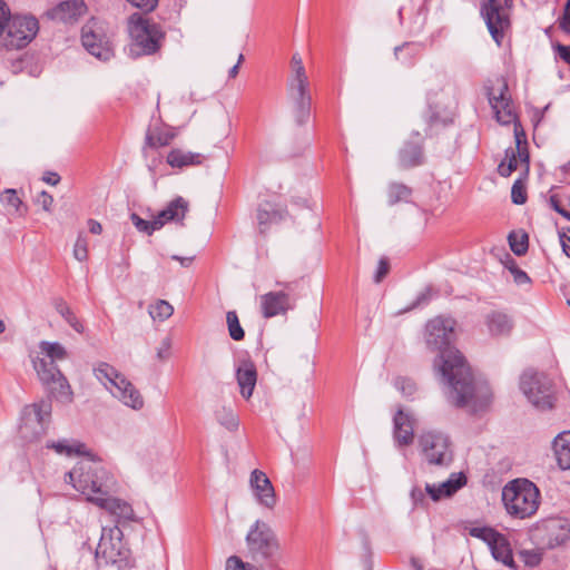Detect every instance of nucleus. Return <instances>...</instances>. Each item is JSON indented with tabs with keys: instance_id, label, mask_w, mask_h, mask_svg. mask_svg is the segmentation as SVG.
<instances>
[{
	"instance_id": "c03bdc74",
	"label": "nucleus",
	"mask_w": 570,
	"mask_h": 570,
	"mask_svg": "<svg viewBox=\"0 0 570 570\" xmlns=\"http://www.w3.org/2000/svg\"><path fill=\"white\" fill-rule=\"evenodd\" d=\"M511 199L517 205H522L527 202L525 187L521 180H515L511 188Z\"/></svg>"
},
{
	"instance_id": "4d7b16f0",
	"label": "nucleus",
	"mask_w": 570,
	"mask_h": 570,
	"mask_svg": "<svg viewBox=\"0 0 570 570\" xmlns=\"http://www.w3.org/2000/svg\"><path fill=\"white\" fill-rule=\"evenodd\" d=\"M560 28L564 32L570 33V0L566 3L563 16L560 19Z\"/></svg>"
},
{
	"instance_id": "c756f323",
	"label": "nucleus",
	"mask_w": 570,
	"mask_h": 570,
	"mask_svg": "<svg viewBox=\"0 0 570 570\" xmlns=\"http://www.w3.org/2000/svg\"><path fill=\"white\" fill-rule=\"evenodd\" d=\"M553 450L559 466L570 470V431L558 434L553 442Z\"/></svg>"
},
{
	"instance_id": "473e14b6",
	"label": "nucleus",
	"mask_w": 570,
	"mask_h": 570,
	"mask_svg": "<svg viewBox=\"0 0 570 570\" xmlns=\"http://www.w3.org/2000/svg\"><path fill=\"white\" fill-rule=\"evenodd\" d=\"M282 219V214L274 209L269 203L259 205L257 209V222L261 227V232L264 233L268 224Z\"/></svg>"
},
{
	"instance_id": "412c9836",
	"label": "nucleus",
	"mask_w": 570,
	"mask_h": 570,
	"mask_svg": "<svg viewBox=\"0 0 570 570\" xmlns=\"http://www.w3.org/2000/svg\"><path fill=\"white\" fill-rule=\"evenodd\" d=\"M393 436L397 446L411 445L414 441L415 419L399 410L393 417Z\"/></svg>"
},
{
	"instance_id": "6e6d98bb",
	"label": "nucleus",
	"mask_w": 570,
	"mask_h": 570,
	"mask_svg": "<svg viewBox=\"0 0 570 570\" xmlns=\"http://www.w3.org/2000/svg\"><path fill=\"white\" fill-rule=\"evenodd\" d=\"M10 17L11 13L7 3L0 0V33L2 32L3 28H6V24Z\"/></svg>"
},
{
	"instance_id": "4468645a",
	"label": "nucleus",
	"mask_w": 570,
	"mask_h": 570,
	"mask_svg": "<svg viewBox=\"0 0 570 570\" xmlns=\"http://www.w3.org/2000/svg\"><path fill=\"white\" fill-rule=\"evenodd\" d=\"M81 41L86 50L100 60L107 61L114 55L105 28L96 19H91L82 27Z\"/></svg>"
},
{
	"instance_id": "58836bf2",
	"label": "nucleus",
	"mask_w": 570,
	"mask_h": 570,
	"mask_svg": "<svg viewBox=\"0 0 570 570\" xmlns=\"http://www.w3.org/2000/svg\"><path fill=\"white\" fill-rule=\"evenodd\" d=\"M130 220L134 224V226L137 228V230L145 233L147 235H151L155 230H158L161 228V223H160V220H157L156 217L153 220H146V219H142L136 213H132L130 215Z\"/></svg>"
},
{
	"instance_id": "5701e85b",
	"label": "nucleus",
	"mask_w": 570,
	"mask_h": 570,
	"mask_svg": "<svg viewBox=\"0 0 570 570\" xmlns=\"http://www.w3.org/2000/svg\"><path fill=\"white\" fill-rule=\"evenodd\" d=\"M484 324L488 333L492 337H507L514 327L512 316L503 311H490L487 313Z\"/></svg>"
},
{
	"instance_id": "c9c22d12",
	"label": "nucleus",
	"mask_w": 570,
	"mask_h": 570,
	"mask_svg": "<svg viewBox=\"0 0 570 570\" xmlns=\"http://www.w3.org/2000/svg\"><path fill=\"white\" fill-rule=\"evenodd\" d=\"M148 313L154 321L164 322L173 315L174 307L167 301L158 299L155 304L149 305Z\"/></svg>"
},
{
	"instance_id": "dca6fc26",
	"label": "nucleus",
	"mask_w": 570,
	"mask_h": 570,
	"mask_svg": "<svg viewBox=\"0 0 570 570\" xmlns=\"http://www.w3.org/2000/svg\"><path fill=\"white\" fill-rule=\"evenodd\" d=\"M285 291L268 292L261 296L262 314L266 318L287 313L295 306V298L291 295L292 284H284Z\"/></svg>"
},
{
	"instance_id": "0e129e2a",
	"label": "nucleus",
	"mask_w": 570,
	"mask_h": 570,
	"mask_svg": "<svg viewBox=\"0 0 570 570\" xmlns=\"http://www.w3.org/2000/svg\"><path fill=\"white\" fill-rule=\"evenodd\" d=\"M550 206L562 216V213L566 212V209L560 205L559 198L557 195H551L549 198Z\"/></svg>"
},
{
	"instance_id": "f704fd0d",
	"label": "nucleus",
	"mask_w": 570,
	"mask_h": 570,
	"mask_svg": "<svg viewBox=\"0 0 570 570\" xmlns=\"http://www.w3.org/2000/svg\"><path fill=\"white\" fill-rule=\"evenodd\" d=\"M412 190L404 184L392 183L389 185V205L393 206L400 202H409Z\"/></svg>"
},
{
	"instance_id": "4be33fe9",
	"label": "nucleus",
	"mask_w": 570,
	"mask_h": 570,
	"mask_svg": "<svg viewBox=\"0 0 570 570\" xmlns=\"http://www.w3.org/2000/svg\"><path fill=\"white\" fill-rule=\"evenodd\" d=\"M466 483V478L463 473H452L450 478L439 484H425V491L433 501H440L444 498H450L456 493Z\"/></svg>"
},
{
	"instance_id": "aec40b11",
	"label": "nucleus",
	"mask_w": 570,
	"mask_h": 570,
	"mask_svg": "<svg viewBox=\"0 0 570 570\" xmlns=\"http://www.w3.org/2000/svg\"><path fill=\"white\" fill-rule=\"evenodd\" d=\"M399 163L404 169L417 167L424 163L423 142L417 131L413 134V139L405 141L400 149Z\"/></svg>"
},
{
	"instance_id": "603ef678",
	"label": "nucleus",
	"mask_w": 570,
	"mask_h": 570,
	"mask_svg": "<svg viewBox=\"0 0 570 570\" xmlns=\"http://www.w3.org/2000/svg\"><path fill=\"white\" fill-rule=\"evenodd\" d=\"M35 203L40 206L43 210L46 212H51V207H52V204H53V197L42 190L41 193H39L35 199Z\"/></svg>"
},
{
	"instance_id": "b1692460",
	"label": "nucleus",
	"mask_w": 570,
	"mask_h": 570,
	"mask_svg": "<svg viewBox=\"0 0 570 570\" xmlns=\"http://www.w3.org/2000/svg\"><path fill=\"white\" fill-rule=\"evenodd\" d=\"M236 380L240 395L248 400L253 395L257 382L255 364L249 360H243L236 367Z\"/></svg>"
},
{
	"instance_id": "e433bc0d",
	"label": "nucleus",
	"mask_w": 570,
	"mask_h": 570,
	"mask_svg": "<svg viewBox=\"0 0 570 570\" xmlns=\"http://www.w3.org/2000/svg\"><path fill=\"white\" fill-rule=\"evenodd\" d=\"M118 372L112 365L106 362H99L94 366L95 377L104 384L106 389H109L108 382L111 379L118 377Z\"/></svg>"
},
{
	"instance_id": "8fccbe9b",
	"label": "nucleus",
	"mask_w": 570,
	"mask_h": 570,
	"mask_svg": "<svg viewBox=\"0 0 570 570\" xmlns=\"http://www.w3.org/2000/svg\"><path fill=\"white\" fill-rule=\"evenodd\" d=\"M425 21H426V9H425L424 4H422L417 9V14L413 21L412 27H411V32L420 33L424 28Z\"/></svg>"
},
{
	"instance_id": "7c9ffc66",
	"label": "nucleus",
	"mask_w": 570,
	"mask_h": 570,
	"mask_svg": "<svg viewBox=\"0 0 570 570\" xmlns=\"http://www.w3.org/2000/svg\"><path fill=\"white\" fill-rule=\"evenodd\" d=\"M41 357H46L49 361L56 363L68 357V352L65 346L58 342L41 341L39 343Z\"/></svg>"
},
{
	"instance_id": "f3484780",
	"label": "nucleus",
	"mask_w": 570,
	"mask_h": 570,
	"mask_svg": "<svg viewBox=\"0 0 570 570\" xmlns=\"http://www.w3.org/2000/svg\"><path fill=\"white\" fill-rule=\"evenodd\" d=\"M109 389H107L115 397H117L122 404L134 410H140L144 406V399L140 392L134 386V384L127 380V377L118 372L117 379H111L108 382Z\"/></svg>"
},
{
	"instance_id": "c85d7f7f",
	"label": "nucleus",
	"mask_w": 570,
	"mask_h": 570,
	"mask_svg": "<svg viewBox=\"0 0 570 570\" xmlns=\"http://www.w3.org/2000/svg\"><path fill=\"white\" fill-rule=\"evenodd\" d=\"M489 548L491 550L492 557L497 561L502 562L504 566H508L509 568H515L510 543L502 533H499L498 538H495V540Z\"/></svg>"
},
{
	"instance_id": "f8f14e48",
	"label": "nucleus",
	"mask_w": 570,
	"mask_h": 570,
	"mask_svg": "<svg viewBox=\"0 0 570 570\" xmlns=\"http://www.w3.org/2000/svg\"><path fill=\"white\" fill-rule=\"evenodd\" d=\"M293 76L288 82V96L294 105L296 122L302 125L307 121L311 114V95L308 91V78L304 66L292 69Z\"/></svg>"
},
{
	"instance_id": "ea45409f",
	"label": "nucleus",
	"mask_w": 570,
	"mask_h": 570,
	"mask_svg": "<svg viewBox=\"0 0 570 570\" xmlns=\"http://www.w3.org/2000/svg\"><path fill=\"white\" fill-rule=\"evenodd\" d=\"M226 323L228 327L229 336L234 341H242L245 336V332L240 326L237 313L235 311H229L226 314Z\"/></svg>"
},
{
	"instance_id": "13d9d810",
	"label": "nucleus",
	"mask_w": 570,
	"mask_h": 570,
	"mask_svg": "<svg viewBox=\"0 0 570 570\" xmlns=\"http://www.w3.org/2000/svg\"><path fill=\"white\" fill-rule=\"evenodd\" d=\"M521 554L524 557V561L529 566H538L541 561L540 554L537 552L523 551Z\"/></svg>"
},
{
	"instance_id": "bf43d9fd",
	"label": "nucleus",
	"mask_w": 570,
	"mask_h": 570,
	"mask_svg": "<svg viewBox=\"0 0 570 570\" xmlns=\"http://www.w3.org/2000/svg\"><path fill=\"white\" fill-rule=\"evenodd\" d=\"M559 236L563 253L570 257V229L568 234H560Z\"/></svg>"
},
{
	"instance_id": "1a4fd4ad",
	"label": "nucleus",
	"mask_w": 570,
	"mask_h": 570,
	"mask_svg": "<svg viewBox=\"0 0 570 570\" xmlns=\"http://www.w3.org/2000/svg\"><path fill=\"white\" fill-rule=\"evenodd\" d=\"M520 389L528 401L540 410L553 406L552 381L544 374L532 370L525 371L520 379Z\"/></svg>"
},
{
	"instance_id": "79ce46f5",
	"label": "nucleus",
	"mask_w": 570,
	"mask_h": 570,
	"mask_svg": "<svg viewBox=\"0 0 570 570\" xmlns=\"http://www.w3.org/2000/svg\"><path fill=\"white\" fill-rule=\"evenodd\" d=\"M393 384L405 397H410L416 392V384L409 377L399 376L394 380Z\"/></svg>"
},
{
	"instance_id": "9b49d317",
	"label": "nucleus",
	"mask_w": 570,
	"mask_h": 570,
	"mask_svg": "<svg viewBox=\"0 0 570 570\" xmlns=\"http://www.w3.org/2000/svg\"><path fill=\"white\" fill-rule=\"evenodd\" d=\"M246 543L254 560H267L279 549L274 531L267 523L259 520L250 527Z\"/></svg>"
},
{
	"instance_id": "680f3d73",
	"label": "nucleus",
	"mask_w": 570,
	"mask_h": 570,
	"mask_svg": "<svg viewBox=\"0 0 570 570\" xmlns=\"http://www.w3.org/2000/svg\"><path fill=\"white\" fill-rule=\"evenodd\" d=\"M558 55L559 57L564 60L567 63L570 65V46H562L559 45L558 48Z\"/></svg>"
},
{
	"instance_id": "bb28decb",
	"label": "nucleus",
	"mask_w": 570,
	"mask_h": 570,
	"mask_svg": "<svg viewBox=\"0 0 570 570\" xmlns=\"http://www.w3.org/2000/svg\"><path fill=\"white\" fill-rule=\"evenodd\" d=\"M549 535V544L557 547L570 540V522L567 519L557 518L546 524Z\"/></svg>"
},
{
	"instance_id": "6e6552de",
	"label": "nucleus",
	"mask_w": 570,
	"mask_h": 570,
	"mask_svg": "<svg viewBox=\"0 0 570 570\" xmlns=\"http://www.w3.org/2000/svg\"><path fill=\"white\" fill-rule=\"evenodd\" d=\"M423 459L431 465L449 466L453 461L451 440L448 434L429 430L419 435Z\"/></svg>"
},
{
	"instance_id": "3c124183",
	"label": "nucleus",
	"mask_w": 570,
	"mask_h": 570,
	"mask_svg": "<svg viewBox=\"0 0 570 570\" xmlns=\"http://www.w3.org/2000/svg\"><path fill=\"white\" fill-rule=\"evenodd\" d=\"M171 355V338L165 337L157 348V358L161 362L167 361Z\"/></svg>"
},
{
	"instance_id": "a211bd4d",
	"label": "nucleus",
	"mask_w": 570,
	"mask_h": 570,
	"mask_svg": "<svg viewBox=\"0 0 570 570\" xmlns=\"http://www.w3.org/2000/svg\"><path fill=\"white\" fill-rule=\"evenodd\" d=\"M517 150L509 148L505 150V158L499 164L498 171L503 177H509L517 168L519 161L525 164V168L528 169L529 165V153L527 147H522V144H525V135L521 130L519 131L515 127L514 129Z\"/></svg>"
},
{
	"instance_id": "9d476101",
	"label": "nucleus",
	"mask_w": 570,
	"mask_h": 570,
	"mask_svg": "<svg viewBox=\"0 0 570 570\" xmlns=\"http://www.w3.org/2000/svg\"><path fill=\"white\" fill-rule=\"evenodd\" d=\"M51 411L52 405L49 399L24 406L19 425L20 438L26 442L39 440L46 433V423Z\"/></svg>"
},
{
	"instance_id": "6ab92c4d",
	"label": "nucleus",
	"mask_w": 570,
	"mask_h": 570,
	"mask_svg": "<svg viewBox=\"0 0 570 570\" xmlns=\"http://www.w3.org/2000/svg\"><path fill=\"white\" fill-rule=\"evenodd\" d=\"M249 483L257 501L265 508L273 509L276 504V495L267 475L259 470H254Z\"/></svg>"
},
{
	"instance_id": "37998d69",
	"label": "nucleus",
	"mask_w": 570,
	"mask_h": 570,
	"mask_svg": "<svg viewBox=\"0 0 570 570\" xmlns=\"http://www.w3.org/2000/svg\"><path fill=\"white\" fill-rule=\"evenodd\" d=\"M73 257L79 262L88 259V238L83 233H80L73 246Z\"/></svg>"
},
{
	"instance_id": "69168bd1",
	"label": "nucleus",
	"mask_w": 570,
	"mask_h": 570,
	"mask_svg": "<svg viewBox=\"0 0 570 570\" xmlns=\"http://www.w3.org/2000/svg\"><path fill=\"white\" fill-rule=\"evenodd\" d=\"M430 297H431V288H425V291H424V292H422V293L417 296V298H416L415 303L413 304V307H415V306H420V305H422V304L426 303V302L430 299Z\"/></svg>"
},
{
	"instance_id": "a19ab883",
	"label": "nucleus",
	"mask_w": 570,
	"mask_h": 570,
	"mask_svg": "<svg viewBox=\"0 0 570 570\" xmlns=\"http://www.w3.org/2000/svg\"><path fill=\"white\" fill-rule=\"evenodd\" d=\"M469 534L473 538L481 539L490 547L495 538H498L499 532L488 527H474L469 530Z\"/></svg>"
},
{
	"instance_id": "774afa93",
	"label": "nucleus",
	"mask_w": 570,
	"mask_h": 570,
	"mask_svg": "<svg viewBox=\"0 0 570 570\" xmlns=\"http://www.w3.org/2000/svg\"><path fill=\"white\" fill-rule=\"evenodd\" d=\"M171 258L174 261H177L180 263V265L183 267H188L191 265L193 261H194V257L189 256V257H183V256H178V255H173Z\"/></svg>"
},
{
	"instance_id": "5fc2aeb1",
	"label": "nucleus",
	"mask_w": 570,
	"mask_h": 570,
	"mask_svg": "<svg viewBox=\"0 0 570 570\" xmlns=\"http://www.w3.org/2000/svg\"><path fill=\"white\" fill-rule=\"evenodd\" d=\"M389 273V262L385 257L381 258L376 273L374 275V282L380 283Z\"/></svg>"
},
{
	"instance_id": "393cba45",
	"label": "nucleus",
	"mask_w": 570,
	"mask_h": 570,
	"mask_svg": "<svg viewBox=\"0 0 570 570\" xmlns=\"http://www.w3.org/2000/svg\"><path fill=\"white\" fill-rule=\"evenodd\" d=\"M86 11V4L83 0H66L56 6L51 11L50 16L52 19L62 22L77 21Z\"/></svg>"
},
{
	"instance_id": "cd10ccee",
	"label": "nucleus",
	"mask_w": 570,
	"mask_h": 570,
	"mask_svg": "<svg viewBox=\"0 0 570 570\" xmlns=\"http://www.w3.org/2000/svg\"><path fill=\"white\" fill-rule=\"evenodd\" d=\"M205 156L199 153L173 149L167 156V163L171 167L183 168L203 164Z\"/></svg>"
},
{
	"instance_id": "f257e3e1",
	"label": "nucleus",
	"mask_w": 570,
	"mask_h": 570,
	"mask_svg": "<svg viewBox=\"0 0 570 570\" xmlns=\"http://www.w3.org/2000/svg\"><path fill=\"white\" fill-rule=\"evenodd\" d=\"M455 321L438 316L426 323L425 344L438 352L434 366L448 385V397L458 407L476 413L491 402L492 392L487 382L475 381L470 366L459 350L453 346Z\"/></svg>"
},
{
	"instance_id": "423d86ee",
	"label": "nucleus",
	"mask_w": 570,
	"mask_h": 570,
	"mask_svg": "<svg viewBox=\"0 0 570 570\" xmlns=\"http://www.w3.org/2000/svg\"><path fill=\"white\" fill-rule=\"evenodd\" d=\"M31 362L39 381L50 391V394L61 403H70L71 387L57 364L40 355H31Z\"/></svg>"
},
{
	"instance_id": "2f4dec72",
	"label": "nucleus",
	"mask_w": 570,
	"mask_h": 570,
	"mask_svg": "<svg viewBox=\"0 0 570 570\" xmlns=\"http://www.w3.org/2000/svg\"><path fill=\"white\" fill-rule=\"evenodd\" d=\"M56 311L61 315V317L79 334L83 333L85 327L82 323L78 320L73 311L69 307V305L63 299H57L55 302Z\"/></svg>"
},
{
	"instance_id": "39448f33",
	"label": "nucleus",
	"mask_w": 570,
	"mask_h": 570,
	"mask_svg": "<svg viewBox=\"0 0 570 570\" xmlns=\"http://www.w3.org/2000/svg\"><path fill=\"white\" fill-rule=\"evenodd\" d=\"M39 31V21L31 14H11L0 33V47L20 50L27 47Z\"/></svg>"
},
{
	"instance_id": "a878e982",
	"label": "nucleus",
	"mask_w": 570,
	"mask_h": 570,
	"mask_svg": "<svg viewBox=\"0 0 570 570\" xmlns=\"http://www.w3.org/2000/svg\"><path fill=\"white\" fill-rule=\"evenodd\" d=\"M187 210L188 202L179 196L173 199L163 210H160L156 218L157 220H160L163 227L168 222H181Z\"/></svg>"
},
{
	"instance_id": "7ed1b4c3",
	"label": "nucleus",
	"mask_w": 570,
	"mask_h": 570,
	"mask_svg": "<svg viewBox=\"0 0 570 570\" xmlns=\"http://www.w3.org/2000/svg\"><path fill=\"white\" fill-rule=\"evenodd\" d=\"M540 493L534 483L527 479L509 482L502 490V501L509 514L524 519L539 508Z\"/></svg>"
},
{
	"instance_id": "ddd939ff",
	"label": "nucleus",
	"mask_w": 570,
	"mask_h": 570,
	"mask_svg": "<svg viewBox=\"0 0 570 570\" xmlns=\"http://www.w3.org/2000/svg\"><path fill=\"white\" fill-rule=\"evenodd\" d=\"M512 0H488L482 6V14L494 41L500 45L504 31L510 27Z\"/></svg>"
},
{
	"instance_id": "de8ad7c7",
	"label": "nucleus",
	"mask_w": 570,
	"mask_h": 570,
	"mask_svg": "<svg viewBox=\"0 0 570 570\" xmlns=\"http://www.w3.org/2000/svg\"><path fill=\"white\" fill-rule=\"evenodd\" d=\"M507 267L511 272V274L513 276V281L518 285H523V284H527L530 282V278L527 275V273L523 272L522 269H520L513 259L510 261V264L507 265Z\"/></svg>"
},
{
	"instance_id": "72a5a7b5",
	"label": "nucleus",
	"mask_w": 570,
	"mask_h": 570,
	"mask_svg": "<svg viewBox=\"0 0 570 570\" xmlns=\"http://www.w3.org/2000/svg\"><path fill=\"white\" fill-rule=\"evenodd\" d=\"M217 422L226 430L234 432L239 426V420L230 407L222 406L215 412Z\"/></svg>"
},
{
	"instance_id": "2eb2a0df",
	"label": "nucleus",
	"mask_w": 570,
	"mask_h": 570,
	"mask_svg": "<svg viewBox=\"0 0 570 570\" xmlns=\"http://www.w3.org/2000/svg\"><path fill=\"white\" fill-rule=\"evenodd\" d=\"M489 104L494 112L495 119L501 125H510L515 121L508 83L504 79H498L495 83L485 87Z\"/></svg>"
},
{
	"instance_id": "338daca9",
	"label": "nucleus",
	"mask_w": 570,
	"mask_h": 570,
	"mask_svg": "<svg viewBox=\"0 0 570 570\" xmlns=\"http://www.w3.org/2000/svg\"><path fill=\"white\" fill-rule=\"evenodd\" d=\"M88 227H89L90 233H92L95 235H99L102 232L101 224L95 219L88 220Z\"/></svg>"
},
{
	"instance_id": "052dcab7",
	"label": "nucleus",
	"mask_w": 570,
	"mask_h": 570,
	"mask_svg": "<svg viewBox=\"0 0 570 570\" xmlns=\"http://www.w3.org/2000/svg\"><path fill=\"white\" fill-rule=\"evenodd\" d=\"M411 499H412L414 505L423 503L424 502L423 491L417 487L413 488L411 491Z\"/></svg>"
},
{
	"instance_id": "49530a36",
	"label": "nucleus",
	"mask_w": 570,
	"mask_h": 570,
	"mask_svg": "<svg viewBox=\"0 0 570 570\" xmlns=\"http://www.w3.org/2000/svg\"><path fill=\"white\" fill-rule=\"evenodd\" d=\"M226 570H257V568L250 563L244 562L237 556H232L226 560Z\"/></svg>"
},
{
	"instance_id": "09e8293b",
	"label": "nucleus",
	"mask_w": 570,
	"mask_h": 570,
	"mask_svg": "<svg viewBox=\"0 0 570 570\" xmlns=\"http://www.w3.org/2000/svg\"><path fill=\"white\" fill-rule=\"evenodd\" d=\"M174 139V134L170 132H159L156 136H148L147 144L151 147L156 146H167Z\"/></svg>"
},
{
	"instance_id": "a18cd8bd",
	"label": "nucleus",
	"mask_w": 570,
	"mask_h": 570,
	"mask_svg": "<svg viewBox=\"0 0 570 570\" xmlns=\"http://www.w3.org/2000/svg\"><path fill=\"white\" fill-rule=\"evenodd\" d=\"M1 200L13 207L16 212L21 213V207L23 206L22 200L18 197L17 191L14 189H6L1 196Z\"/></svg>"
},
{
	"instance_id": "20e7f679",
	"label": "nucleus",
	"mask_w": 570,
	"mask_h": 570,
	"mask_svg": "<svg viewBox=\"0 0 570 570\" xmlns=\"http://www.w3.org/2000/svg\"><path fill=\"white\" fill-rule=\"evenodd\" d=\"M129 33V55L135 58L157 52L165 39V32L158 23L141 17L137 20L131 18Z\"/></svg>"
},
{
	"instance_id": "e2e57ef3",
	"label": "nucleus",
	"mask_w": 570,
	"mask_h": 570,
	"mask_svg": "<svg viewBox=\"0 0 570 570\" xmlns=\"http://www.w3.org/2000/svg\"><path fill=\"white\" fill-rule=\"evenodd\" d=\"M42 179L45 183L56 186L60 181V176L57 173L48 171L45 174Z\"/></svg>"
},
{
	"instance_id": "864d4df0",
	"label": "nucleus",
	"mask_w": 570,
	"mask_h": 570,
	"mask_svg": "<svg viewBox=\"0 0 570 570\" xmlns=\"http://www.w3.org/2000/svg\"><path fill=\"white\" fill-rule=\"evenodd\" d=\"M134 7L139 8L146 12L153 11L157 4L158 0H127Z\"/></svg>"
},
{
	"instance_id": "0eeeda50",
	"label": "nucleus",
	"mask_w": 570,
	"mask_h": 570,
	"mask_svg": "<svg viewBox=\"0 0 570 570\" xmlns=\"http://www.w3.org/2000/svg\"><path fill=\"white\" fill-rule=\"evenodd\" d=\"M130 556L129 549L122 542V531L118 525L104 527L96 549V559L99 566H126Z\"/></svg>"
},
{
	"instance_id": "f03ea898",
	"label": "nucleus",
	"mask_w": 570,
	"mask_h": 570,
	"mask_svg": "<svg viewBox=\"0 0 570 570\" xmlns=\"http://www.w3.org/2000/svg\"><path fill=\"white\" fill-rule=\"evenodd\" d=\"M47 448L67 456H86L77 462L71 471L66 473V482L71 483L77 491L86 495L89 502L116 517L117 523L135 520L132 507L128 502L111 495L116 488L114 475L101 461L89 456L83 443L75 440H60L48 443Z\"/></svg>"
},
{
	"instance_id": "4c0bfd02",
	"label": "nucleus",
	"mask_w": 570,
	"mask_h": 570,
	"mask_svg": "<svg viewBox=\"0 0 570 570\" xmlns=\"http://www.w3.org/2000/svg\"><path fill=\"white\" fill-rule=\"evenodd\" d=\"M508 239L510 248L515 255L521 256L527 253L529 238L525 233L511 232Z\"/></svg>"
}]
</instances>
